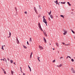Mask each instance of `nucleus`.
<instances>
[{"instance_id":"obj_1","label":"nucleus","mask_w":75,"mask_h":75,"mask_svg":"<svg viewBox=\"0 0 75 75\" xmlns=\"http://www.w3.org/2000/svg\"><path fill=\"white\" fill-rule=\"evenodd\" d=\"M38 27L39 29L41 31H43V30L42 29L41 26V25H40V23H39L38 24Z\"/></svg>"},{"instance_id":"obj_2","label":"nucleus","mask_w":75,"mask_h":75,"mask_svg":"<svg viewBox=\"0 0 75 75\" xmlns=\"http://www.w3.org/2000/svg\"><path fill=\"white\" fill-rule=\"evenodd\" d=\"M43 22H44V23H45L46 24V26H47V20H46V19H43Z\"/></svg>"},{"instance_id":"obj_3","label":"nucleus","mask_w":75,"mask_h":75,"mask_svg":"<svg viewBox=\"0 0 75 75\" xmlns=\"http://www.w3.org/2000/svg\"><path fill=\"white\" fill-rule=\"evenodd\" d=\"M39 47L40 50H43L44 49V48L42 47V46H41L40 45L39 46Z\"/></svg>"},{"instance_id":"obj_4","label":"nucleus","mask_w":75,"mask_h":75,"mask_svg":"<svg viewBox=\"0 0 75 75\" xmlns=\"http://www.w3.org/2000/svg\"><path fill=\"white\" fill-rule=\"evenodd\" d=\"M63 31H64V33H63L64 35H66V34H67V31L64 30H63Z\"/></svg>"},{"instance_id":"obj_5","label":"nucleus","mask_w":75,"mask_h":75,"mask_svg":"<svg viewBox=\"0 0 75 75\" xmlns=\"http://www.w3.org/2000/svg\"><path fill=\"white\" fill-rule=\"evenodd\" d=\"M43 34L44 35H45V37H47V34H46V33L44 31H43Z\"/></svg>"},{"instance_id":"obj_6","label":"nucleus","mask_w":75,"mask_h":75,"mask_svg":"<svg viewBox=\"0 0 75 75\" xmlns=\"http://www.w3.org/2000/svg\"><path fill=\"white\" fill-rule=\"evenodd\" d=\"M16 42L17 44H20V42H19V40H18V38L16 39Z\"/></svg>"},{"instance_id":"obj_7","label":"nucleus","mask_w":75,"mask_h":75,"mask_svg":"<svg viewBox=\"0 0 75 75\" xmlns=\"http://www.w3.org/2000/svg\"><path fill=\"white\" fill-rule=\"evenodd\" d=\"M43 38L44 39V41L45 43H46L47 42V40H46L45 38L44 37H43Z\"/></svg>"},{"instance_id":"obj_8","label":"nucleus","mask_w":75,"mask_h":75,"mask_svg":"<svg viewBox=\"0 0 75 75\" xmlns=\"http://www.w3.org/2000/svg\"><path fill=\"white\" fill-rule=\"evenodd\" d=\"M32 55H33V52H31L30 54V59H31V57H32Z\"/></svg>"},{"instance_id":"obj_9","label":"nucleus","mask_w":75,"mask_h":75,"mask_svg":"<svg viewBox=\"0 0 75 75\" xmlns=\"http://www.w3.org/2000/svg\"><path fill=\"white\" fill-rule=\"evenodd\" d=\"M34 10H35V11L37 13V9H36V8L35 7H34Z\"/></svg>"},{"instance_id":"obj_10","label":"nucleus","mask_w":75,"mask_h":75,"mask_svg":"<svg viewBox=\"0 0 75 75\" xmlns=\"http://www.w3.org/2000/svg\"><path fill=\"white\" fill-rule=\"evenodd\" d=\"M23 47L25 48V49H27V47H26L24 45H23Z\"/></svg>"},{"instance_id":"obj_11","label":"nucleus","mask_w":75,"mask_h":75,"mask_svg":"<svg viewBox=\"0 0 75 75\" xmlns=\"http://www.w3.org/2000/svg\"><path fill=\"white\" fill-rule=\"evenodd\" d=\"M63 65V64H61L59 66V68H60V67H61Z\"/></svg>"},{"instance_id":"obj_12","label":"nucleus","mask_w":75,"mask_h":75,"mask_svg":"<svg viewBox=\"0 0 75 75\" xmlns=\"http://www.w3.org/2000/svg\"><path fill=\"white\" fill-rule=\"evenodd\" d=\"M54 3H56V4H58V1L57 0H56V1H54Z\"/></svg>"},{"instance_id":"obj_13","label":"nucleus","mask_w":75,"mask_h":75,"mask_svg":"<svg viewBox=\"0 0 75 75\" xmlns=\"http://www.w3.org/2000/svg\"><path fill=\"white\" fill-rule=\"evenodd\" d=\"M29 41L30 42H32V38H30Z\"/></svg>"},{"instance_id":"obj_14","label":"nucleus","mask_w":75,"mask_h":75,"mask_svg":"<svg viewBox=\"0 0 75 75\" xmlns=\"http://www.w3.org/2000/svg\"><path fill=\"white\" fill-rule=\"evenodd\" d=\"M66 45L67 46H68V45H71V44L70 43H69L67 44H65L64 45Z\"/></svg>"},{"instance_id":"obj_15","label":"nucleus","mask_w":75,"mask_h":75,"mask_svg":"<svg viewBox=\"0 0 75 75\" xmlns=\"http://www.w3.org/2000/svg\"><path fill=\"white\" fill-rule=\"evenodd\" d=\"M14 73V72L13 71L11 70V75H13V73Z\"/></svg>"},{"instance_id":"obj_16","label":"nucleus","mask_w":75,"mask_h":75,"mask_svg":"<svg viewBox=\"0 0 75 75\" xmlns=\"http://www.w3.org/2000/svg\"><path fill=\"white\" fill-rule=\"evenodd\" d=\"M50 16L51 18L52 19L53 18V16H52V15H50Z\"/></svg>"},{"instance_id":"obj_17","label":"nucleus","mask_w":75,"mask_h":75,"mask_svg":"<svg viewBox=\"0 0 75 75\" xmlns=\"http://www.w3.org/2000/svg\"><path fill=\"white\" fill-rule=\"evenodd\" d=\"M56 46H57V47H59V45H58V43L57 42L56 43Z\"/></svg>"},{"instance_id":"obj_18","label":"nucleus","mask_w":75,"mask_h":75,"mask_svg":"<svg viewBox=\"0 0 75 75\" xmlns=\"http://www.w3.org/2000/svg\"><path fill=\"white\" fill-rule=\"evenodd\" d=\"M10 62L11 64H12V63H13V60H10Z\"/></svg>"},{"instance_id":"obj_19","label":"nucleus","mask_w":75,"mask_h":75,"mask_svg":"<svg viewBox=\"0 0 75 75\" xmlns=\"http://www.w3.org/2000/svg\"><path fill=\"white\" fill-rule=\"evenodd\" d=\"M40 58V57H38V60L39 62H40V59H39Z\"/></svg>"},{"instance_id":"obj_20","label":"nucleus","mask_w":75,"mask_h":75,"mask_svg":"<svg viewBox=\"0 0 75 75\" xmlns=\"http://www.w3.org/2000/svg\"><path fill=\"white\" fill-rule=\"evenodd\" d=\"M4 59H5V60L7 62V61H6V59H5V58L4 59H1V61H2V60H3L4 61Z\"/></svg>"},{"instance_id":"obj_21","label":"nucleus","mask_w":75,"mask_h":75,"mask_svg":"<svg viewBox=\"0 0 75 75\" xmlns=\"http://www.w3.org/2000/svg\"><path fill=\"white\" fill-rule=\"evenodd\" d=\"M67 3L68 4H69V6H71V4H70V3H69V2H67Z\"/></svg>"},{"instance_id":"obj_22","label":"nucleus","mask_w":75,"mask_h":75,"mask_svg":"<svg viewBox=\"0 0 75 75\" xmlns=\"http://www.w3.org/2000/svg\"><path fill=\"white\" fill-rule=\"evenodd\" d=\"M9 37H8V38L9 37H11V33H10V32H9Z\"/></svg>"},{"instance_id":"obj_23","label":"nucleus","mask_w":75,"mask_h":75,"mask_svg":"<svg viewBox=\"0 0 75 75\" xmlns=\"http://www.w3.org/2000/svg\"><path fill=\"white\" fill-rule=\"evenodd\" d=\"M70 58V59H71V57H70V56H68L67 57V59H68V58Z\"/></svg>"},{"instance_id":"obj_24","label":"nucleus","mask_w":75,"mask_h":75,"mask_svg":"<svg viewBox=\"0 0 75 75\" xmlns=\"http://www.w3.org/2000/svg\"><path fill=\"white\" fill-rule=\"evenodd\" d=\"M60 16H61V17H62V18H64V16H63V15H60Z\"/></svg>"},{"instance_id":"obj_25","label":"nucleus","mask_w":75,"mask_h":75,"mask_svg":"<svg viewBox=\"0 0 75 75\" xmlns=\"http://www.w3.org/2000/svg\"><path fill=\"white\" fill-rule=\"evenodd\" d=\"M71 30L72 32L73 33V34H75V32L73 31L72 29H71Z\"/></svg>"},{"instance_id":"obj_26","label":"nucleus","mask_w":75,"mask_h":75,"mask_svg":"<svg viewBox=\"0 0 75 75\" xmlns=\"http://www.w3.org/2000/svg\"><path fill=\"white\" fill-rule=\"evenodd\" d=\"M48 13H49V15H50V14H51V11H50V12L49 13L48 12Z\"/></svg>"},{"instance_id":"obj_27","label":"nucleus","mask_w":75,"mask_h":75,"mask_svg":"<svg viewBox=\"0 0 75 75\" xmlns=\"http://www.w3.org/2000/svg\"><path fill=\"white\" fill-rule=\"evenodd\" d=\"M2 50H4V48H3V45H2Z\"/></svg>"},{"instance_id":"obj_28","label":"nucleus","mask_w":75,"mask_h":75,"mask_svg":"<svg viewBox=\"0 0 75 75\" xmlns=\"http://www.w3.org/2000/svg\"><path fill=\"white\" fill-rule=\"evenodd\" d=\"M48 20L49 21H51V19L50 18V17H48Z\"/></svg>"},{"instance_id":"obj_29","label":"nucleus","mask_w":75,"mask_h":75,"mask_svg":"<svg viewBox=\"0 0 75 75\" xmlns=\"http://www.w3.org/2000/svg\"><path fill=\"white\" fill-rule=\"evenodd\" d=\"M1 69H2V70L3 71H5V70H4V69L3 68H1Z\"/></svg>"},{"instance_id":"obj_30","label":"nucleus","mask_w":75,"mask_h":75,"mask_svg":"<svg viewBox=\"0 0 75 75\" xmlns=\"http://www.w3.org/2000/svg\"><path fill=\"white\" fill-rule=\"evenodd\" d=\"M61 4H65V2H61Z\"/></svg>"},{"instance_id":"obj_31","label":"nucleus","mask_w":75,"mask_h":75,"mask_svg":"<svg viewBox=\"0 0 75 75\" xmlns=\"http://www.w3.org/2000/svg\"><path fill=\"white\" fill-rule=\"evenodd\" d=\"M43 20H45V16H44L43 17Z\"/></svg>"},{"instance_id":"obj_32","label":"nucleus","mask_w":75,"mask_h":75,"mask_svg":"<svg viewBox=\"0 0 75 75\" xmlns=\"http://www.w3.org/2000/svg\"><path fill=\"white\" fill-rule=\"evenodd\" d=\"M71 61H72V62H74V60L73 59H71Z\"/></svg>"},{"instance_id":"obj_33","label":"nucleus","mask_w":75,"mask_h":75,"mask_svg":"<svg viewBox=\"0 0 75 75\" xmlns=\"http://www.w3.org/2000/svg\"><path fill=\"white\" fill-rule=\"evenodd\" d=\"M63 58V57H60V59H62Z\"/></svg>"},{"instance_id":"obj_34","label":"nucleus","mask_w":75,"mask_h":75,"mask_svg":"<svg viewBox=\"0 0 75 75\" xmlns=\"http://www.w3.org/2000/svg\"><path fill=\"white\" fill-rule=\"evenodd\" d=\"M28 68H29V69H31V67H30V66H29V65H28Z\"/></svg>"},{"instance_id":"obj_35","label":"nucleus","mask_w":75,"mask_h":75,"mask_svg":"<svg viewBox=\"0 0 75 75\" xmlns=\"http://www.w3.org/2000/svg\"><path fill=\"white\" fill-rule=\"evenodd\" d=\"M4 73L5 74H6V71H4Z\"/></svg>"},{"instance_id":"obj_36","label":"nucleus","mask_w":75,"mask_h":75,"mask_svg":"<svg viewBox=\"0 0 75 75\" xmlns=\"http://www.w3.org/2000/svg\"><path fill=\"white\" fill-rule=\"evenodd\" d=\"M24 13L25 14H27V11H25V12H24Z\"/></svg>"},{"instance_id":"obj_37","label":"nucleus","mask_w":75,"mask_h":75,"mask_svg":"<svg viewBox=\"0 0 75 75\" xmlns=\"http://www.w3.org/2000/svg\"><path fill=\"white\" fill-rule=\"evenodd\" d=\"M27 44H28V45H30L29 44V43H28V42H27Z\"/></svg>"},{"instance_id":"obj_38","label":"nucleus","mask_w":75,"mask_h":75,"mask_svg":"<svg viewBox=\"0 0 75 75\" xmlns=\"http://www.w3.org/2000/svg\"><path fill=\"white\" fill-rule=\"evenodd\" d=\"M55 62V60H54L52 61L53 62Z\"/></svg>"},{"instance_id":"obj_39","label":"nucleus","mask_w":75,"mask_h":75,"mask_svg":"<svg viewBox=\"0 0 75 75\" xmlns=\"http://www.w3.org/2000/svg\"><path fill=\"white\" fill-rule=\"evenodd\" d=\"M62 44H63V45H65V43L64 42H62Z\"/></svg>"},{"instance_id":"obj_40","label":"nucleus","mask_w":75,"mask_h":75,"mask_svg":"<svg viewBox=\"0 0 75 75\" xmlns=\"http://www.w3.org/2000/svg\"><path fill=\"white\" fill-rule=\"evenodd\" d=\"M23 73V75H25V73Z\"/></svg>"},{"instance_id":"obj_41","label":"nucleus","mask_w":75,"mask_h":75,"mask_svg":"<svg viewBox=\"0 0 75 75\" xmlns=\"http://www.w3.org/2000/svg\"><path fill=\"white\" fill-rule=\"evenodd\" d=\"M7 59L8 61H10V59H9V58H8Z\"/></svg>"},{"instance_id":"obj_42","label":"nucleus","mask_w":75,"mask_h":75,"mask_svg":"<svg viewBox=\"0 0 75 75\" xmlns=\"http://www.w3.org/2000/svg\"><path fill=\"white\" fill-rule=\"evenodd\" d=\"M56 66H57V67H59V66L57 65Z\"/></svg>"},{"instance_id":"obj_43","label":"nucleus","mask_w":75,"mask_h":75,"mask_svg":"<svg viewBox=\"0 0 75 75\" xmlns=\"http://www.w3.org/2000/svg\"><path fill=\"white\" fill-rule=\"evenodd\" d=\"M30 72H31V69H30Z\"/></svg>"},{"instance_id":"obj_44","label":"nucleus","mask_w":75,"mask_h":75,"mask_svg":"<svg viewBox=\"0 0 75 75\" xmlns=\"http://www.w3.org/2000/svg\"><path fill=\"white\" fill-rule=\"evenodd\" d=\"M20 68H21V67H20Z\"/></svg>"},{"instance_id":"obj_45","label":"nucleus","mask_w":75,"mask_h":75,"mask_svg":"<svg viewBox=\"0 0 75 75\" xmlns=\"http://www.w3.org/2000/svg\"><path fill=\"white\" fill-rule=\"evenodd\" d=\"M3 47H5L6 46L5 45H3Z\"/></svg>"},{"instance_id":"obj_46","label":"nucleus","mask_w":75,"mask_h":75,"mask_svg":"<svg viewBox=\"0 0 75 75\" xmlns=\"http://www.w3.org/2000/svg\"><path fill=\"white\" fill-rule=\"evenodd\" d=\"M13 63L14 64H16V63L15 62H14V63Z\"/></svg>"},{"instance_id":"obj_47","label":"nucleus","mask_w":75,"mask_h":75,"mask_svg":"<svg viewBox=\"0 0 75 75\" xmlns=\"http://www.w3.org/2000/svg\"><path fill=\"white\" fill-rule=\"evenodd\" d=\"M15 10H16L17 9V8H15Z\"/></svg>"},{"instance_id":"obj_48","label":"nucleus","mask_w":75,"mask_h":75,"mask_svg":"<svg viewBox=\"0 0 75 75\" xmlns=\"http://www.w3.org/2000/svg\"><path fill=\"white\" fill-rule=\"evenodd\" d=\"M53 50H54L55 49L54 48H53Z\"/></svg>"},{"instance_id":"obj_49","label":"nucleus","mask_w":75,"mask_h":75,"mask_svg":"<svg viewBox=\"0 0 75 75\" xmlns=\"http://www.w3.org/2000/svg\"><path fill=\"white\" fill-rule=\"evenodd\" d=\"M21 72L22 73H23V72H22V71H21Z\"/></svg>"},{"instance_id":"obj_50","label":"nucleus","mask_w":75,"mask_h":75,"mask_svg":"<svg viewBox=\"0 0 75 75\" xmlns=\"http://www.w3.org/2000/svg\"><path fill=\"white\" fill-rule=\"evenodd\" d=\"M60 3V2H59V3Z\"/></svg>"},{"instance_id":"obj_51","label":"nucleus","mask_w":75,"mask_h":75,"mask_svg":"<svg viewBox=\"0 0 75 75\" xmlns=\"http://www.w3.org/2000/svg\"><path fill=\"white\" fill-rule=\"evenodd\" d=\"M73 10H74V9H72V11H73Z\"/></svg>"},{"instance_id":"obj_52","label":"nucleus","mask_w":75,"mask_h":75,"mask_svg":"<svg viewBox=\"0 0 75 75\" xmlns=\"http://www.w3.org/2000/svg\"><path fill=\"white\" fill-rule=\"evenodd\" d=\"M16 11H17V10L16 9Z\"/></svg>"},{"instance_id":"obj_53","label":"nucleus","mask_w":75,"mask_h":75,"mask_svg":"<svg viewBox=\"0 0 75 75\" xmlns=\"http://www.w3.org/2000/svg\"><path fill=\"white\" fill-rule=\"evenodd\" d=\"M56 17H57L58 16H56Z\"/></svg>"},{"instance_id":"obj_54","label":"nucleus","mask_w":75,"mask_h":75,"mask_svg":"<svg viewBox=\"0 0 75 75\" xmlns=\"http://www.w3.org/2000/svg\"><path fill=\"white\" fill-rule=\"evenodd\" d=\"M16 39H17V37Z\"/></svg>"},{"instance_id":"obj_55","label":"nucleus","mask_w":75,"mask_h":75,"mask_svg":"<svg viewBox=\"0 0 75 75\" xmlns=\"http://www.w3.org/2000/svg\"><path fill=\"white\" fill-rule=\"evenodd\" d=\"M50 45H51V44H50Z\"/></svg>"},{"instance_id":"obj_56","label":"nucleus","mask_w":75,"mask_h":75,"mask_svg":"<svg viewBox=\"0 0 75 75\" xmlns=\"http://www.w3.org/2000/svg\"><path fill=\"white\" fill-rule=\"evenodd\" d=\"M26 0L27 1V0Z\"/></svg>"},{"instance_id":"obj_57","label":"nucleus","mask_w":75,"mask_h":75,"mask_svg":"<svg viewBox=\"0 0 75 75\" xmlns=\"http://www.w3.org/2000/svg\"><path fill=\"white\" fill-rule=\"evenodd\" d=\"M19 75H21L20 74H19Z\"/></svg>"},{"instance_id":"obj_58","label":"nucleus","mask_w":75,"mask_h":75,"mask_svg":"<svg viewBox=\"0 0 75 75\" xmlns=\"http://www.w3.org/2000/svg\"><path fill=\"white\" fill-rule=\"evenodd\" d=\"M15 65H16V64H15Z\"/></svg>"}]
</instances>
